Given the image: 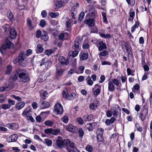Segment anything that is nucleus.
<instances>
[{
  "label": "nucleus",
  "instance_id": "1",
  "mask_svg": "<svg viewBox=\"0 0 152 152\" xmlns=\"http://www.w3.org/2000/svg\"><path fill=\"white\" fill-rule=\"evenodd\" d=\"M13 62L14 64L18 63L20 65L23 66H26L27 64V61L26 54L23 52H21L17 57L14 58Z\"/></svg>",
  "mask_w": 152,
  "mask_h": 152
},
{
  "label": "nucleus",
  "instance_id": "2",
  "mask_svg": "<svg viewBox=\"0 0 152 152\" xmlns=\"http://www.w3.org/2000/svg\"><path fill=\"white\" fill-rule=\"evenodd\" d=\"M18 77L21 81L26 82L29 80V76L27 71L23 69H18Z\"/></svg>",
  "mask_w": 152,
  "mask_h": 152
},
{
  "label": "nucleus",
  "instance_id": "3",
  "mask_svg": "<svg viewBox=\"0 0 152 152\" xmlns=\"http://www.w3.org/2000/svg\"><path fill=\"white\" fill-rule=\"evenodd\" d=\"M66 150L68 152H79L77 148L75 146V143L71 142L69 140H66Z\"/></svg>",
  "mask_w": 152,
  "mask_h": 152
},
{
  "label": "nucleus",
  "instance_id": "4",
  "mask_svg": "<svg viewBox=\"0 0 152 152\" xmlns=\"http://www.w3.org/2000/svg\"><path fill=\"white\" fill-rule=\"evenodd\" d=\"M54 112L56 115L61 114L63 113V109L61 104L58 103L54 105Z\"/></svg>",
  "mask_w": 152,
  "mask_h": 152
},
{
  "label": "nucleus",
  "instance_id": "5",
  "mask_svg": "<svg viewBox=\"0 0 152 152\" xmlns=\"http://www.w3.org/2000/svg\"><path fill=\"white\" fill-rule=\"evenodd\" d=\"M148 109L146 108H144L140 111L139 117L142 121L145 119L147 114L148 113Z\"/></svg>",
  "mask_w": 152,
  "mask_h": 152
},
{
  "label": "nucleus",
  "instance_id": "6",
  "mask_svg": "<svg viewBox=\"0 0 152 152\" xmlns=\"http://www.w3.org/2000/svg\"><path fill=\"white\" fill-rule=\"evenodd\" d=\"M13 85L12 83L10 84H6L5 85L0 87V91L3 92L5 91H8L12 89L13 88Z\"/></svg>",
  "mask_w": 152,
  "mask_h": 152
},
{
  "label": "nucleus",
  "instance_id": "7",
  "mask_svg": "<svg viewBox=\"0 0 152 152\" xmlns=\"http://www.w3.org/2000/svg\"><path fill=\"white\" fill-rule=\"evenodd\" d=\"M56 76H59L62 75L64 69H61L59 64H58L56 65Z\"/></svg>",
  "mask_w": 152,
  "mask_h": 152
},
{
  "label": "nucleus",
  "instance_id": "8",
  "mask_svg": "<svg viewBox=\"0 0 152 152\" xmlns=\"http://www.w3.org/2000/svg\"><path fill=\"white\" fill-rule=\"evenodd\" d=\"M112 108L113 115L115 116H116L119 111L121 110L120 107L118 105L114 104L113 105Z\"/></svg>",
  "mask_w": 152,
  "mask_h": 152
},
{
  "label": "nucleus",
  "instance_id": "9",
  "mask_svg": "<svg viewBox=\"0 0 152 152\" xmlns=\"http://www.w3.org/2000/svg\"><path fill=\"white\" fill-rule=\"evenodd\" d=\"M59 62L61 65H66L69 64V61L68 59L66 58L63 56H60L58 58Z\"/></svg>",
  "mask_w": 152,
  "mask_h": 152
},
{
  "label": "nucleus",
  "instance_id": "10",
  "mask_svg": "<svg viewBox=\"0 0 152 152\" xmlns=\"http://www.w3.org/2000/svg\"><path fill=\"white\" fill-rule=\"evenodd\" d=\"M18 75V69L15 70L13 71L10 77V80H12L13 81H15L17 79Z\"/></svg>",
  "mask_w": 152,
  "mask_h": 152
},
{
  "label": "nucleus",
  "instance_id": "11",
  "mask_svg": "<svg viewBox=\"0 0 152 152\" xmlns=\"http://www.w3.org/2000/svg\"><path fill=\"white\" fill-rule=\"evenodd\" d=\"M94 20L93 19L89 18L85 20L84 23L89 26L92 27L94 25Z\"/></svg>",
  "mask_w": 152,
  "mask_h": 152
},
{
  "label": "nucleus",
  "instance_id": "12",
  "mask_svg": "<svg viewBox=\"0 0 152 152\" xmlns=\"http://www.w3.org/2000/svg\"><path fill=\"white\" fill-rule=\"evenodd\" d=\"M101 86L97 84L95 85L94 89H96L94 92V94L95 96L98 95L100 93Z\"/></svg>",
  "mask_w": 152,
  "mask_h": 152
},
{
  "label": "nucleus",
  "instance_id": "13",
  "mask_svg": "<svg viewBox=\"0 0 152 152\" xmlns=\"http://www.w3.org/2000/svg\"><path fill=\"white\" fill-rule=\"evenodd\" d=\"M66 129L69 131L73 133L76 130V128L71 124L67 125Z\"/></svg>",
  "mask_w": 152,
  "mask_h": 152
},
{
  "label": "nucleus",
  "instance_id": "14",
  "mask_svg": "<svg viewBox=\"0 0 152 152\" xmlns=\"http://www.w3.org/2000/svg\"><path fill=\"white\" fill-rule=\"evenodd\" d=\"M51 64L50 60H47L46 58H44L42 60L40 65L42 66L43 65H45V66H48V65H50Z\"/></svg>",
  "mask_w": 152,
  "mask_h": 152
},
{
  "label": "nucleus",
  "instance_id": "15",
  "mask_svg": "<svg viewBox=\"0 0 152 152\" xmlns=\"http://www.w3.org/2000/svg\"><path fill=\"white\" fill-rule=\"evenodd\" d=\"M7 126L10 129L14 130L17 129L19 128L18 125L14 123L8 124H7Z\"/></svg>",
  "mask_w": 152,
  "mask_h": 152
},
{
  "label": "nucleus",
  "instance_id": "16",
  "mask_svg": "<svg viewBox=\"0 0 152 152\" xmlns=\"http://www.w3.org/2000/svg\"><path fill=\"white\" fill-rule=\"evenodd\" d=\"M66 140H57L56 141L57 145L60 147H62L64 145H66Z\"/></svg>",
  "mask_w": 152,
  "mask_h": 152
},
{
  "label": "nucleus",
  "instance_id": "17",
  "mask_svg": "<svg viewBox=\"0 0 152 152\" xmlns=\"http://www.w3.org/2000/svg\"><path fill=\"white\" fill-rule=\"evenodd\" d=\"M17 34V33L15 30L12 28L10 29V37L11 38L14 39L16 38Z\"/></svg>",
  "mask_w": 152,
  "mask_h": 152
},
{
  "label": "nucleus",
  "instance_id": "18",
  "mask_svg": "<svg viewBox=\"0 0 152 152\" xmlns=\"http://www.w3.org/2000/svg\"><path fill=\"white\" fill-rule=\"evenodd\" d=\"M25 104V103L24 102H21L16 104L15 107L18 110H20L24 106Z\"/></svg>",
  "mask_w": 152,
  "mask_h": 152
},
{
  "label": "nucleus",
  "instance_id": "19",
  "mask_svg": "<svg viewBox=\"0 0 152 152\" xmlns=\"http://www.w3.org/2000/svg\"><path fill=\"white\" fill-rule=\"evenodd\" d=\"M18 138V136L17 135L12 134L9 137L8 140L9 142H15L17 140Z\"/></svg>",
  "mask_w": 152,
  "mask_h": 152
},
{
  "label": "nucleus",
  "instance_id": "20",
  "mask_svg": "<svg viewBox=\"0 0 152 152\" xmlns=\"http://www.w3.org/2000/svg\"><path fill=\"white\" fill-rule=\"evenodd\" d=\"M99 46L98 49L99 51H101L107 48L106 45L102 41H100L99 43Z\"/></svg>",
  "mask_w": 152,
  "mask_h": 152
},
{
  "label": "nucleus",
  "instance_id": "21",
  "mask_svg": "<svg viewBox=\"0 0 152 152\" xmlns=\"http://www.w3.org/2000/svg\"><path fill=\"white\" fill-rule=\"evenodd\" d=\"M88 56V54L87 53H81L80 54V59L81 60H84L86 59Z\"/></svg>",
  "mask_w": 152,
  "mask_h": 152
},
{
  "label": "nucleus",
  "instance_id": "22",
  "mask_svg": "<svg viewBox=\"0 0 152 152\" xmlns=\"http://www.w3.org/2000/svg\"><path fill=\"white\" fill-rule=\"evenodd\" d=\"M27 26H28L29 29L30 30H32L34 28V26L32 24V22L30 19L28 18L27 19Z\"/></svg>",
  "mask_w": 152,
  "mask_h": 152
},
{
  "label": "nucleus",
  "instance_id": "23",
  "mask_svg": "<svg viewBox=\"0 0 152 152\" xmlns=\"http://www.w3.org/2000/svg\"><path fill=\"white\" fill-rule=\"evenodd\" d=\"M65 24L66 27L69 28H67L66 30L69 31L70 29V27H71V22L70 20L68 18H66V19Z\"/></svg>",
  "mask_w": 152,
  "mask_h": 152
},
{
  "label": "nucleus",
  "instance_id": "24",
  "mask_svg": "<svg viewBox=\"0 0 152 152\" xmlns=\"http://www.w3.org/2000/svg\"><path fill=\"white\" fill-rule=\"evenodd\" d=\"M37 53H42L43 51L42 45V44H39L37 46Z\"/></svg>",
  "mask_w": 152,
  "mask_h": 152
},
{
  "label": "nucleus",
  "instance_id": "25",
  "mask_svg": "<svg viewBox=\"0 0 152 152\" xmlns=\"http://www.w3.org/2000/svg\"><path fill=\"white\" fill-rule=\"evenodd\" d=\"M9 48L5 44L3 45L2 46L0 47V51L2 54L5 52V50Z\"/></svg>",
  "mask_w": 152,
  "mask_h": 152
},
{
  "label": "nucleus",
  "instance_id": "26",
  "mask_svg": "<svg viewBox=\"0 0 152 152\" xmlns=\"http://www.w3.org/2000/svg\"><path fill=\"white\" fill-rule=\"evenodd\" d=\"M41 38L45 41H47L48 39L47 33L44 31L43 33H42Z\"/></svg>",
  "mask_w": 152,
  "mask_h": 152
},
{
  "label": "nucleus",
  "instance_id": "27",
  "mask_svg": "<svg viewBox=\"0 0 152 152\" xmlns=\"http://www.w3.org/2000/svg\"><path fill=\"white\" fill-rule=\"evenodd\" d=\"M129 17L128 18L129 21H133L134 17L135 16V12L134 11L130 12H129Z\"/></svg>",
  "mask_w": 152,
  "mask_h": 152
},
{
  "label": "nucleus",
  "instance_id": "28",
  "mask_svg": "<svg viewBox=\"0 0 152 152\" xmlns=\"http://www.w3.org/2000/svg\"><path fill=\"white\" fill-rule=\"evenodd\" d=\"M108 89L109 91H113L114 90V86L112 82L110 81L109 82Z\"/></svg>",
  "mask_w": 152,
  "mask_h": 152
},
{
  "label": "nucleus",
  "instance_id": "29",
  "mask_svg": "<svg viewBox=\"0 0 152 152\" xmlns=\"http://www.w3.org/2000/svg\"><path fill=\"white\" fill-rule=\"evenodd\" d=\"M63 3L61 1H56L55 2V8L56 9H58L59 8L62 7Z\"/></svg>",
  "mask_w": 152,
  "mask_h": 152
},
{
  "label": "nucleus",
  "instance_id": "30",
  "mask_svg": "<svg viewBox=\"0 0 152 152\" xmlns=\"http://www.w3.org/2000/svg\"><path fill=\"white\" fill-rule=\"evenodd\" d=\"M139 23L138 21L135 22L134 25L132 27L131 31L132 32H133L135 31L136 28H137L139 26Z\"/></svg>",
  "mask_w": 152,
  "mask_h": 152
},
{
  "label": "nucleus",
  "instance_id": "31",
  "mask_svg": "<svg viewBox=\"0 0 152 152\" xmlns=\"http://www.w3.org/2000/svg\"><path fill=\"white\" fill-rule=\"evenodd\" d=\"M49 15L51 17L55 18L59 15V13L58 12H51L49 13Z\"/></svg>",
  "mask_w": 152,
  "mask_h": 152
},
{
  "label": "nucleus",
  "instance_id": "32",
  "mask_svg": "<svg viewBox=\"0 0 152 152\" xmlns=\"http://www.w3.org/2000/svg\"><path fill=\"white\" fill-rule=\"evenodd\" d=\"M108 54V52L106 50H104L101 52H100L99 54V58H101L100 57L101 56H105Z\"/></svg>",
  "mask_w": 152,
  "mask_h": 152
},
{
  "label": "nucleus",
  "instance_id": "33",
  "mask_svg": "<svg viewBox=\"0 0 152 152\" xmlns=\"http://www.w3.org/2000/svg\"><path fill=\"white\" fill-rule=\"evenodd\" d=\"M50 106L49 103L47 102H43L42 104L41 107L45 109L48 107Z\"/></svg>",
  "mask_w": 152,
  "mask_h": 152
},
{
  "label": "nucleus",
  "instance_id": "34",
  "mask_svg": "<svg viewBox=\"0 0 152 152\" xmlns=\"http://www.w3.org/2000/svg\"><path fill=\"white\" fill-rule=\"evenodd\" d=\"M62 94L64 98L66 99L67 96H68V92L67 89L66 88L64 89L62 91Z\"/></svg>",
  "mask_w": 152,
  "mask_h": 152
},
{
  "label": "nucleus",
  "instance_id": "35",
  "mask_svg": "<svg viewBox=\"0 0 152 152\" xmlns=\"http://www.w3.org/2000/svg\"><path fill=\"white\" fill-rule=\"evenodd\" d=\"M102 15L103 17L102 19L104 23L106 24L107 23H108V21L106 18V13L102 12Z\"/></svg>",
  "mask_w": 152,
  "mask_h": 152
},
{
  "label": "nucleus",
  "instance_id": "36",
  "mask_svg": "<svg viewBox=\"0 0 152 152\" xmlns=\"http://www.w3.org/2000/svg\"><path fill=\"white\" fill-rule=\"evenodd\" d=\"M12 67L10 65H9L7 66V70L6 71V73L7 74H10L12 70Z\"/></svg>",
  "mask_w": 152,
  "mask_h": 152
},
{
  "label": "nucleus",
  "instance_id": "37",
  "mask_svg": "<svg viewBox=\"0 0 152 152\" xmlns=\"http://www.w3.org/2000/svg\"><path fill=\"white\" fill-rule=\"evenodd\" d=\"M99 35L100 37H103L104 38H110L111 37V35L109 34H100Z\"/></svg>",
  "mask_w": 152,
  "mask_h": 152
},
{
  "label": "nucleus",
  "instance_id": "38",
  "mask_svg": "<svg viewBox=\"0 0 152 152\" xmlns=\"http://www.w3.org/2000/svg\"><path fill=\"white\" fill-rule=\"evenodd\" d=\"M93 118V115L92 114H90L88 116L86 117L84 116V121H86L91 120Z\"/></svg>",
  "mask_w": 152,
  "mask_h": 152
},
{
  "label": "nucleus",
  "instance_id": "39",
  "mask_svg": "<svg viewBox=\"0 0 152 152\" xmlns=\"http://www.w3.org/2000/svg\"><path fill=\"white\" fill-rule=\"evenodd\" d=\"M75 94L74 93H72L71 94L68 95L66 99L67 100H71L75 97Z\"/></svg>",
  "mask_w": 152,
  "mask_h": 152
},
{
  "label": "nucleus",
  "instance_id": "40",
  "mask_svg": "<svg viewBox=\"0 0 152 152\" xmlns=\"http://www.w3.org/2000/svg\"><path fill=\"white\" fill-rule=\"evenodd\" d=\"M80 45V42L79 41L77 40V39L75 41V43L74 45V47L77 49L78 48L79 46Z\"/></svg>",
  "mask_w": 152,
  "mask_h": 152
},
{
  "label": "nucleus",
  "instance_id": "41",
  "mask_svg": "<svg viewBox=\"0 0 152 152\" xmlns=\"http://www.w3.org/2000/svg\"><path fill=\"white\" fill-rule=\"evenodd\" d=\"M104 132V129H103L101 128L98 129L96 131L97 135H103Z\"/></svg>",
  "mask_w": 152,
  "mask_h": 152
},
{
  "label": "nucleus",
  "instance_id": "42",
  "mask_svg": "<svg viewBox=\"0 0 152 152\" xmlns=\"http://www.w3.org/2000/svg\"><path fill=\"white\" fill-rule=\"evenodd\" d=\"M88 84L90 86H91L93 84V82L91 80V78L90 76H88L86 79Z\"/></svg>",
  "mask_w": 152,
  "mask_h": 152
},
{
  "label": "nucleus",
  "instance_id": "43",
  "mask_svg": "<svg viewBox=\"0 0 152 152\" xmlns=\"http://www.w3.org/2000/svg\"><path fill=\"white\" fill-rule=\"evenodd\" d=\"M127 72L128 75H132V76L134 75V72L133 71H132L129 68H127Z\"/></svg>",
  "mask_w": 152,
  "mask_h": 152
},
{
  "label": "nucleus",
  "instance_id": "44",
  "mask_svg": "<svg viewBox=\"0 0 152 152\" xmlns=\"http://www.w3.org/2000/svg\"><path fill=\"white\" fill-rule=\"evenodd\" d=\"M60 132V130L59 129H52V134L54 135H57Z\"/></svg>",
  "mask_w": 152,
  "mask_h": 152
},
{
  "label": "nucleus",
  "instance_id": "45",
  "mask_svg": "<svg viewBox=\"0 0 152 152\" xmlns=\"http://www.w3.org/2000/svg\"><path fill=\"white\" fill-rule=\"evenodd\" d=\"M61 120L65 124H67L68 121L69 119L68 116L65 115L61 118Z\"/></svg>",
  "mask_w": 152,
  "mask_h": 152
},
{
  "label": "nucleus",
  "instance_id": "46",
  "mask_svg": "<svg viewBox=\"0 0 152 152\" xmlns=\"http://www.w3.org/2000/svg\"><path fill=\"white\" fill-rule=\"evenodd\" d=\"M85 67L84 66H81L79 67L78 68L79 71L76 72L77 74H82L83 72V70L84 69Z\"/></svg>",
  "mask_w": 152,
  "mask_h": 152
},
{
  "label": "nucleus",
  "instance_id": "47",
  "mask_svg": "<svg viewBox=\"0 0 152 152\" xmlns=\"http://www.w3.org/2000/svg\"><path fill=\"white\" fill-rule=\"evenodd\" d=\"M111 82L117 86H118L120 83V81L117 79H113Z\"/></svg>",
  "mask_w": 152,
  "mask_h": 152
},
{
  "label": "nucleus",
  "instance_id": "48",
  "mask_svg": "<svg viewBox=\"0 0 152 152\" xmlns=\"http://www.w3.org/2000/svg\"><path fill=\"white\" fill-rule=\"evenodd\" d=\"M10 107L8 104H3L1 106V108L3 110H7L10 108Z\"/></svg>",
  "mask_w": 152,
  "mask_h": 152
},
{
  "label": "nucleus",
  "instance_id": "49",
  "mask_svg": "<svg viewBox=\"0 0 152 152\" xmlns=\"http://www.w3.org/2000/svg\"><path fill=\"white\" fill-rule=\"evenodd\" d=\"M139 86L138 84L135 85L132 88V91L134 93L135 92V90H137L139 89Z\"/></svg>",
  "mask_w": 152,
  "mask_h": 152
},
{
  "label": "nucleus",
  "instance_id": "50",
  "mask_svg": "<svg viewBox=\"0 0 152 152\" xmlns=\"http://www.w3.org/2000/svg\"><path fill=\"white\" fill-rule=\"evenodd\" d=\"M45 124L46 125L50 126L53 125V123L51 121L48 120L45 121Z\"/></svg>",
  "mask_w": 152,
  "mask_h": 152
},
{
  "label": "nucleus",
  "instance_id": "51",
  "mask_svg": "<svg viewBox=\"0 0 152 152\" xmlns=\"http://www.w3.org/2000/svg\"><path fill=\"white\" fill-rule=\"evenodd\" d=\"M15 101L12 100L11 99H8V104L10 105V107L12 105H15Z\"/></svg>",
  "mask_w": 152,
  "mask_h": 152
},
{
  "label": "nucleus",
  "instance_id": "52",
  "mask_svg": "<svg viewBox=\"0 0 152 152\" xmlns=\"http://www.w3.org/2000/svg\"><path fill=\"white\" fill-rule=\"evenodd\" d=\"M45 142L48 146H50L52 145V141L51 140L48 139H45Z\"/></svg>",
  "mask_w": 152,
  "mask_h": 152
},
{
  "label": "nucleus",
  "instance_id": "53",
  "mask_svg": "<svg viewBox=\"0 0 152 152\" xmlns=\"http://www.w3.org/2000/svg\"><path fill=\"white\" fill-rule=\"evenodd\" d=\"M97 107V105L94 103H91L89 106V108L91 110H94Z\"/></svg>",
  "mask_w": 152,
  "mask_h": 152
},
{
  "label": "nucleus",
  "instance_id": "54",
  "mask_svg": "<svg viewBox=\"0 0 152 152\" xmlns=\"http://www.w3.org/2000/svg\"><path fill=\"white\" fill-rule=\"evenodd\" d=\"M85 15L84 12H81L80 13L79 17L78 19L80 21H81L83 19Z\"/></svg>",
  "mask_w": 152,
  "mask_h": 152
},
{
  "label": "nucleus",
  "instance_id": "55",
  "mask_svg": "<svg viewBox=\"0 0 152 152\" xmlns=\"http://www.w3.org/2000/svg\"><path fill=\"white\" fill-rule=\"evenodd\" d=\"M86 149L89 152H91L93 150V148L91 145H88L86 147Z\"/></svg>",
  "mask_w": 152,
  "mask_h": 152
},
{
  "label": "nucleus",
  "instance_id": "56",
  "mask_svg": "<svg viewBox=\"0 0 152 152\" xmlns=\"http://www.w3.org/2000/svg\"><path fill=\"white\" fill-rule=\"evenodd\" d=\"M97 139L99 142L102 141L103 139V135H97Z\"/></svg>",
  "mask_w": 152,
  "mask_h": 152
},
{
  "label": "nucleus",
  "instance_id": "57",
  "mask_svg": "<svg viewBox=\"0 0 152 152\" xmlns=\"http://www.w3.org/2000/svg\"><path fill=\"white\" fill-rule=\"evenodd\" d=\"M11 96L18 101H22L21 98L19 96H17L16 95H12Z\"/></svg>",
  "mask_w": 152,
  "mask_h": 152
},
{
  "label": "nucleus",
  "instance_id": "58",
  "mask_svg": "<svg viewBox=\"0 0 152 152\" xmlns=\"http://www.w3.org/2000/svg\"><path fill=\"white\" fill-rule=\"evenodd\" d=\"M78 132L80 137H83L84 135V133L83 130L82 128H80L79 129Z\"/></svg>",
  "mask_w": 152,
  "mask_h": 152
},
{
  "label": "nucleus",
  "instance_id": "59",
  "mask_svg": "<svg viewBox=\"0 0 152 152\" xmlns=\"http://www.w3.org/2000/svg\"><path fill=\"white\" fill-rule=\"evenodd\" d=\"M29 111H26L25 110L22 113V115L23 116H26L27 117V116H29Z\"/></svg>",
  "mask_w": 152,
  "mask_h": 152
},
{
  "label": "nucleus",
  "instance_id": "60",
  "mask_svg": "<svg viewBox=\"0 0 152 152\" xmlns=\"http://www.w3.org/2000/svg\"><path fill=\"white\" fill-rule=\"evenodd\" d=\"M52 129L51 128L47 129H45L44 132L45 133L47 134H52Z\"/></svg>",
  "mask_w": 152,
  "mask_h": 152
},
{
  "label": "nucleus",
  "instance_id": "61",
  "mask_svg": "<svg viewBox=\"0 0 152 152\" xmlns=\"http://www.w3.org/2000/svg\"><path fill=\"white\" fill-rule=\"evenodd\" d=\"M5 97L3 95H0V103H2L5 101Z\"/></svg>",
  "mask_w": 152,
  "mask_h": 152
},
{
  "label": "nucleus",
  "instance_id": "62",
  "mask_svg": "<svg viewBox=\"0 0 152 152\" xmlns=\"http://www.w3.org/2000/svg\"><path fill=\"white\" fill-rule=\"evenodd\" d=\"M97 124V123L96 122H94L91 123H89V125L91 126L93 129H94L96 127Z\"/></svg>",
  "mask_w": 152,
  "mask_h": 152
},
{
  "label": "nucleus",
  "instance_id": "63",
  "mask_svg": "<svg viewBox=\"0 0 152 152\" xmlns=\"http://www.w3.org/2000/svg\"><path fill=\"white\" fill-rule=\"evenodd\" d=\"M77 121L80 124H83V121L80 117H79L77 119Z\"/></svg>",
  "mask_w": 152,
  "mask_h": 152
},
{
  "label": "nucleus",
  "instance_id": "64",
  "mask_svg": "<svg viewBox=\"0 0 152 152\" xmlns=\"http://www.w3.org/2000/svg\"><path fill=\"white\" fill-rule=\"evenodd\" d=\"M5 44L8 46V47L10 48L11 46V43L8 39H7L5 41Z\"/></svg>",
  "mask_w": 152,
  "mask_h": 152
}]
</instances>
